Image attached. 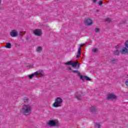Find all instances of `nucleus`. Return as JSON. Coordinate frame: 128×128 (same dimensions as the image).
Here are the masks:
<instances>
[{
	"instance_id": "5701e85b",
	"label": "nucleus",
	"mask_w": 128,
	"mask_h": 128,
	"mask_svg": "<svg viewBox=\"0 0 128 128\" xmlns=\"http://www.w3.org/2000/svg\"><path fill=\"white\" fill-rule=\"evenodd\" d=\"M28 66L29 68H27V70H30V68H34V64H30Z\"/></svg>"
},
{
	"instance_id": "c756f323",
	"label": "nucleus",
	"mask_w": 128,
	"mask_h": 128,
	"mask_svg": "<svg viewBox=\"0 0 128 128\" xmlns=\"http://www.w3.org/2000/svg\"><path fill=\"white\" fill-rule=\"evenodd\" d=\"M2 4V0H0V4Z\"/></svg>"
},
{
	"instance_id": "412c9836",
	"label": "nucleus",
	"mask_w": 128,
	"mask_h": 128,
	"mask_svg": "<svg viewBox=\"0 0 128 128\" xmlns=\"http://www.w3.org/2000/svg\"><path fill=\"white\" fill-rule=\"evenodd\" d=\"M72 72H74V74H78V76L80 74V72L78 70H72Z\"/></svg>"
},
{
	"instance_id": "9d476101",
	"label": "nucleus",
	"mask_w": 128,
	"mask_h": 128,
	"mask_svg": "<svg viewBox=\"0 0 128 128\" xmlns=\"http://www.w3.org/2000/svg\"><path fill=\"white\" fill-rule=\"evenodd\" d=\"M84 46V44H80V48H78V54L76 55V58H80V56L81 54V50H82V46Z\"/></svg>"
},
{
	"instance_id": "20e7f679",
	"label": "nucleus",
	"mask_w": 128,
	"mask_h": 128,
	"mask_svg": "<svg viewBox=\"0 0 128 128\" xmlns=\"http://www.w3.org/2000/svg\"><path fill=\"white\" fill-rule=\"evenodd\" d=\"M78 64V66H80V64L77 62H74L72 61H69L65 63V64L66 66H72V68H76V64Z\"/></svg>"
},
{
	"instance_id": "1a4fd4ad",
	"label": "nucleus",
	"mask_w": 128,
	"mask_h": 128,
	"mask_svg": "<svg viewBox=\"0 0 128 128\" xmlns=\"http://www.w3.org/2000/svg\"><path fill=\"white\" fill-rule=\"evenodd\" d=\"M34 34L36 36H42V30H36L33 32Z\"/></svg>"
},
{
	"instance_id": "39448f33",
	"label": "nucleus",
	"mask_w": 128,
	"mask_h": 128,
	"mask_svg": "<svg viewBox=\"0 0 128 128\" xmlns=\"http://www.w3.org/2000/svg\"><path fill=\"white\" fill-rule=\"evenodd\" d=\"M84 24L86 26H92V20L90 18H86L84 20Z\"/></svg>"
},
{
	"instance_id": "cd10ccee",
	"label": "nucleus",
	"mask_w": 128,
	"mask_h": 128,
	"mask_svg": "<svg viewBox=\"0 0 128 128\" xmlns=\"http://www.w3.org/2000/svg\"><path fill=\"white\" fill-rule=\"evenodd\" d=\"M93 2H96V0H92Z\"/></svg>"
},
{
	"instance_id": "7ed1b4c3",
	"label": "nucleus",
	"mask_w": 128,
	"mask_h": 128,
	"mask_svg": "<svg viewBox=\"0 0 128 128\" xmlns=\"http://www.w3.org/2000/svg\"><path fill=\"white\" fill-rule=\"evenodd\" d=\"M48 126H56L58 124V120H50L47 122Z\"/></svg>"
},
{
	"instance_id": "f3484780",
	"label": "nucleus",
	"mask_w": 128,
	"mask_h": 128,
	"mask_svg": "<svg viewBox=\"0 0 128 128\" xmlns=\"http://www.w3.org/2000/svg\"><path fill=\"white\" fill-rule=\"evenodd\" d=\"M96 108L94 106H92L90 108V112H96Z\"/></svg>"
},
{
	"instance_id": "c85d7f7f",
	"label": "nucleus",
	"mask_w": 128,
	"mask_h": 128,
	"mask_svg": "<svg viewBox=\"0 0 128 128\" xmlns=\"http://www.w3.org/2000/svg\"><path fill=\"white\" fill-rule=\"evenodd\" d=\"M68 70H72V68L70 67H68Z\"/></svg>"
},
{
	"instance_id": "f03ea898",
	"label": "nucleus",
	"mask_w": 128,
	"mask_h": 128,
	"mask_svg": "<svg viewBox=\"0 0 128 128\" xmlns=\"http://www.w3.org/2000/svg\"><path fill=\"white\" fill-rule=\"evenodd\" d=\"M62 106V99L60 97L55 98L54 102L52 104L53 108H59Z\"/></svg>"
},
{
	"instance_id": "b1692460",
	"label": "nucleus",
	"mask_w": 128,
	"mask_h": 128,
	"mask_svg": "<svg viewBox=\"0 0 128 128\" xmlns=\"http://www.w3.org/2000/svg\"><path fill=\"white\" fill-rule=\"evenodd\" d=\"M95 32H100V28H95Z\"/></svg>"
},
{
	"instance_id": "aec40b11",
	"label": "nucleus",
	"mask_w": 128,
	"mask_h": 128,
	"mask_svg": "<svg viewBox=\"0 0 128 128\" xmlns=\"http://www.w3.org/2000/svg\"><path fill=\"white\" fill-rule=\"evenodd\" d=\"M95 128H100V123H96L95 124Z\"/></svg>"
},
{
	"instance_id": "6ab92c4d",
	"label": "nucleus",
	"mask_w": 128,
	"mask_h": 128,
	"mask_svg": "<svg viewBox=\"0 0 128 128\" xmlns=\"http://www.w3.org/2000/svg\"><path fill=\"white\" fill-rule=\"evenodd\" d=\"M23 102H30V100L27 98H24Z\"/></svg>"
},
{
	"instance_id": "393cba45",
	"label": "nucleus",
	"mask_w": 128,
	"mask_h": 128,
	"mask_svg": "<svg viewBox=\"0 0 128 128\" xmlns=\"http://www.w3.org/2000/svg\"><path fill=\"white\" fill-rule=\"evenodd\" d=\"M92 50L94 52H98V49L94 48Z\"/></svg>"
},
{
	"instance_id": "f8f14e48",
	"label": "nucleus",
	"mask_w": 128,
	"mask_h": 128,
	"mask_svg": "<svg viewBox=\"0 0 128 128\" xmlns=\"http://www.w3.org/2000/svg\"><path fill=\"white\" fill-rule=\"evenodd\" d=\"M35 74H36V76H44V70H40L36 72H35Z\"/></svg>"
},
{
	"instance_id": "a878e982",
	"label": "nucleus",
	"mask_w": 128,
	"mask_h": 128,
	"mask_svg": "<svg viewBox=\"0 0 128 128\" xmlns=\"http://www.w3.org/2000/svg\"><path fill=\"white\" fill-rule=\"evenodd\" d=\"M115 62H116V60H112V64H114Z\"/></svg>"
},
{
	"instance_id": "6e6552de",
	"label": "nucleus",
	"mask_w": 128,
	"mask_h": 128,
	"mask_svg": "<svg viewBox=\"0 0 128 128\" xmlns=\"http://www.w3.org/2000/svg\"><path fill=\"white\" fill-rule=\"evenodd\" d=\"M10 36H11L12 38L18 36V31H16V30H12L10 32Z\"/></svg>"
},
{
	"instance_id": "f257e3e1",
	"label": "nucleus",
	"mask_w": 128,
	"mask_h": 128,
	"mask_svg": "<svg viewBox=\"0 0 128 128\" xmlns=\"http://www.w3.org/2000/svg\"><path fill=\"white\" fill-rule=\"evenodd\" d=\"M32 106L28 104H24L20 110V113L24 116H30L32 114Z\"/></svg>"
},
{
	"instance_id": "ddd939ff",
	"label": "nucleus",
	"mask_w": 128,
	"mask_h": 128,
	"mask_svg": "<svg viewBox=\"0 0 128 128\" xmlns=\"http://www.w3.org/2000/svg\"><path fill=\"white\" fill-rule=\"evenodd\" d=\"M80 80H82L83 82H85L86 80H90V78L86 76H80Z\"/></svg>"
},
{
	"instance_id": "0eeeda50",
	"label": "nucleus",
	"mask_w": 128,
	"mask_h": 128,
	"mask_svg": "<svg viewBox=\"0 0 128 128\" xmlns=\"http://www.w3.org/2000/svg\"><path fill=\"white\" fill-rule=\"evenodd\" d=\"M75 98L77 100H82V93L76 92L75 93Z\"/></svg>"
},
{
	"instance_id": "9b49d317",
	"label": "nucleus",
	"mask_w": 128,
	"mask_h": 128,
	"mask_svg": "<svg viewBox=\"0 0 128 128\" xmlns=\"http://www.w3.org/2000/svg\"><path fill=\"white\" fill-rule=\"evenodd\" d=\"M120 52L122 54H128V49L126 47H124L122 49H120Z\"/></svg>"
},
{
	"instance_id": "4be33fe9",
	"label": "nucleus",
	"mask_w": 128,
	"mask_h": 128,
	"mask_svg": "<svg viewBox=\"0 0 128 128\" xmlns=\"http://www.w3.org/2000/svg\"><path fill=\"white\" fill-rule=\"evenodd\" d=\"M124 46H125L126 48H128V40H126V41L124 42Z\"/></svg>"
},
{
	"instance_id": "4468645a",
	"label": "nucleus",
	"mask_w": 128,
	"mask_h": 128,
	"mask_svg": "<svg viewBox=\"0 0 128 128\" xmlns=\"http://www.w3.org/2000/svg\"><path fill=\"white\" fill-rule=\"evenodd\" d=\"M117 46V50L114 51V54L115 56H118V54H120V48H119L118 46Z\"/></svg>"
},
{
	"instance_id": "423d86ee",
	"label": "nucleus",
	"mask_w": 128,
	"mask_h": 128,
	"mask_svg": "<svg viewBox=\"0 0 128 128\" xmlns=\"http://www.w3.org/2000/svg\"><path fill=\"white\" fill-rule=\"evenodd\" d=\"M106 98L107 100H116L118 97L114 94L112 93H110L107 94Z\"/></svg>"
},
{
	"instance_id": "dca6fc26",
	"label": "nucleus",
	"mask_w": 128,
	"mask_h": 128,
	"mask_svg": "<svg viewBox=\"0 0 128 128\" xmlns=\"http://www.w3.org/2000/svg\"><path fill=\"white\" fill-rule=\"evenodd\" d=\"M36 50L37 52H42V46H38L36 48Z\"/></svg>"
},
{
	"instance_id": "a211bd4d",
	"label": "nucleus",
	"mask_w": 128,
	"mask_h": 128,
	"mask_svg": "<svg viewBox=\"0 0 128 128\" xmlns=\"http://www.w3.org/2000/svg\"><path fill=\"white\" fill-rule=\"evenodd\" d=\"M5 48H12V44L10 43H6Z\"/></svg>"
},
{
	"instance_id": "bb28decb",
	"label": "nucleus",
	"mask_w": 128,
	"mask_h": 128,
	"mask_svg": "<svg viewBox=\"0 0 128 128\" xmlns=\"http://www.w3.org/2000/svg\"><path fill=\"white\" fill-rule=\"evenodd\" d=\"M98 4L99 6H100V4H102V1L99 2Z\"/></svg>"
},
{
	"instance_id": "2eb2a0df",
	"label": "nucleus",
	"mask_w": 128,
	"mask_h": 128,
	"mask_svg": "<svg viewBox=\"0 0 128 128\" xmlns=\"http://www.w3.org/2000/svg\"><path fill=\"white\" fill-rule=\"evenodd\" d=\"M36 73L34 72L30 75H28V78L30 79V80H32V78H36Z\"/></svg>"
}]
</instances>
